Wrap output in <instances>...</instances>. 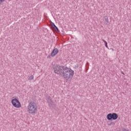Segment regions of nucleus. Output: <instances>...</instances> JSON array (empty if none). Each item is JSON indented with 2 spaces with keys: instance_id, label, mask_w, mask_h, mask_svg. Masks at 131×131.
Returning a JSON list of instances; mask_svg holds the SVG:
<instances>
[{
  "instance_id": "6",
  "label": "nucleus",
  "mask_w": 131,
  "mask_h": 131,
  "mask_svg": "<svg viewBox=\"0 0 131 131\" xmlns=\"http://www.w3.org/2000/svg\"><path fill=\"white\" fill-rule=\"evenodd\" d=\"M59 53V50L58 49L55 48L54 49L53 51L51 53V57H55Z\"/></svg>"
},
{
  "instance_id": "3",
  "label": "nucleus",
  "mask_w": 131,
  "mask_h": 131,
  "mask_svg": "<svg viewBox=\"0 0 131 131\" xmlns=\"http://www.w3.org/2000/svg\"><path fill=\"white\" fill-rule=\"evenodd\" d=\"M65 67H61L58 65H54L53 67V69L54 73L58 74V75H62L63 71Z\"/></svg>"
},
{
  "instance_id": "10",
  "label": "nucleus",
  "mask_w": 131,
  "mask_h": 131,
  "mask_svg": "<svg viewBox=\"0 0 131 131\" xmlns=\"http://www.w3.org/2000/svg\"><path fill=\"white\" fill-rule=\"evenodd\" d=\"M104 42H105V47L108 49V43H107V41L103 40Z\"/></svg>"
},
{
  "instance_id": "2",
  "label": "nucleus",
  "mask_w": 131,
  "mask_h": 131,
  "mask_svg": "<svg viewBox=\"0 0 131 131\" xmlns=\"http://www.w3.org/2000/svg\"><path fill=\"white\" fill-rule=\"evenodd\" d=\"M27 112L29 114L34 115L37 112V105L34 101H31L27 107Z\"/></svg>"
},
{
  "instance_id": "4",
  "label": "nucleus",
  "mask_w": 131,
  "mask_h": 131,
  "mask_svg": "<svg viewBox=\"0 0 131 131\" xmlns=\"http://www.w3.org/2000/svg\"><path fill=\"white\" fill-rule=\"evenodd\" d=\"M11 104L15 108H21L22 105L19 99L16 98H12L11 100Z\"/></svg>"
},
{
  "instance_id": "8",
  "label": "nucleus",
  "mask_w": 131,
  "mask_h": 131,
  "mask_svg": "<svg viewBox=\"0 0 131 131\" xmlns=\"http://www.w3.org/2000/svg\"><path fill=\"white\" fill-rule=\"evenodd\" d=\"M47 102L48 103V104H52V103H53V101H52V99L49 98L47 100Z\"/></svg>"
},
{
  "instance_id": "11",
  "label": "nucleus",
  "mask_w": 131,
  "mask_h": 131,
  "mask_svg": "<svg viewBox=\"0 0 131 131\" xmlns=\"http://www.w3.org/2000/svg\"><path fill=\"white\" fill-rule=\"evenodd\" d=\"M5 0H0V5H2L4 2H5Z\"/></svg>"
},
{
  "instance_id": "9",
  "label": "nucleus",
  "mask_w": 131,
  "mask_h": 131,
  "mask_svg": "<svg viewBox=\"0 0 131 131\" xmlns=\"http://www.w3.org/2000/svg\"><path fill=\"white\" fill-rule=\"evenodd\" d=\"M33 78H34V76L32 75H31V76L29 77L28 79H29V80H32V79H33Z\"/></svg>"
},
{
  "instance_id": "7",
  "label": "nucleus",
  "mask_w": 131,
  "mask_h": 131,
  "mask_svg": "<svg viewBox=\"0 0 131 131\" xmlns=\"http://www.w3.org/2000/svg\"><path fill=\"white\" fill-rule=\"evenodd\" d=\"M51 26L53 27V28H54V29H56L57 30H58V28L56 26V25H55V24H54L53 22H51Z\"/></svg>"
},
{
  "instance_id": "1",
  "label": "nucleus",
  "mask_w": 131,
  "mask_h": 131,
  "mask_svg": "<svg viewBox=\"0 0 131 131\" xmlns=\"http://www.w3.org/2000/svg\"><path fill=\"white\" fill-rule=\"evenodd\" d=\"M62 75L66 80H71L74 75V71L70 68L64 67Z\"/></svg>"
},
{
  "instance_id": "12",
  "label": "nucleus",
  "mask_w": 131,
  "mask_h": 131,
  "mask_svg": "<svg viewBox=\"0 0 131 131\" xmlns=\"http://www.w3.org/2000/svg\"><path fill=\"white\" fill-rule=\"evenodd\" d=\"M112 51H114V50L113 49H112Z\"/></svg>"
},
{
  "instance_id": "5",
  "label": "nucleus",
  "mask_w": 131,
  "mask_h": 131,
  "mask_svg": "<svg viewBox=\"0 0 131 131\" xmlns=\"http://www.w3.org/2000/svg\"><path fill=\"white\" fill-rule=\"evenodd\" d=\"M106 118L107 120H111L113 119V120H116L117 118H118V115L116 113H110L107 114Z\"/></svg>"
}]
</instances>
